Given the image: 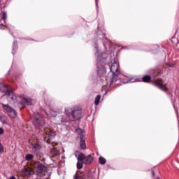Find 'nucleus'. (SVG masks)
I'll use <instances>...</instances> for the list:
<instances>
[{
	"mask_svg": "<svg viewBox=\"0 0 179 179\" xmlns=\"http://www.w3.org/2000/svg\"><path fill=\"white\" fill-rule=\"evenodd\" d=\"M65 114L71 121H78L82 118V110L79 108H66Z\"/></svg>",
	"mask_w": 179,
	"mask_h": 179,
	"instance_id": "obj_1",
	"label": "nucleus"
},
{
	"mask_svg": "<svg viewBox=\"0 0 179 179\" xmlns=\"http://www.w3.org/2000/svg\"><path fill=\"white\" fill-rule=\"evenodd\" d=\"M77 168L80 170L83 167V164H92L94 160V157L92 155L85 156L83 153H80L78 157Z\"/></svg>",
	"mask_w": 179,
	"mask_h": 179,
	"instance_id": "obj_2",
	"label": "nucleus"
},
{
	"mask_svg": "<svg viewBox=\"0 0 179 179\" xmlns=\"http://www.w3.org/2000/svg\"><path fill=\"white\" fill-rule=\"evenodd\" d=\"M33 124L36 127V128H40V127H43L44 125V118H43L38 112H35L34 113V116L32 117Z\"/></svg>",
	"mask_w": 179,
	"mask_h": 179,
	"instance_id": "obj_3",
	"label": "nucleus"
},
{
	"mask_svg": "<svg viewBox=\"0 0 179 179\" xmlns=\"http://www.w3.org/2000/svg\"><path fill=\"white\" fill-rule=\"evenodd\" d=\"M2 107L3 108V110L8 114L10 118H16L17 113H16V110H15V109H13L9 105L3 104V103H2Z\"/></svg>",
	"mask_w": 179,
	"mask_h": 179,
	"instance_id": "obj_4",
	"label": "nucleus"
},
{
	"mask_svg": "<svg viewBox=\"0 0 179 179\" xmlns=\"http://www.w3.org/2000/svg\"><path fill=\"white\" fill-rule=\"evenodd\" d=\"M45 171H47V166L40 162H36V173L41 174V173H44Z\"/></svg>",
	"mask_w": 179,
	"mask_h": 179,
	"instance_id": "obj_5",
	"label": "nucleus"
},
{
	"mask_svg": "<svg viewBox=\"0 0 179 179\" xmlns=\"http://www.w3.org/2000/svg\"><path fill=\"white\" fill-rule=\"evenodd\" d=\"M36 101L30 98H22V101H20V104L22 105V107H24L25 104L28 106H31L34 104Z\"/></svg>",
	"mask_w": 179,
	"mask_h": 179,
	"instance_id": "obj_6",
	"label": "nucleus"
},
{
	"mask_svg": "<svg viewBox=\"0 0 179 179\" xmlns=\"http://www.w3.org/2000/svg\"><path fill=\"white\" fill-rule=\"evenodd\" d=\"M118 64L117 62H114L110 66V72H112L113 76H117L118 75Z\"/></svg>",
	"mask_w": 179,
	"mask_h": 179,
	"instance_id": "obj_7",
	"label": "nucleus"
},
{
	"mask_svg": "<svg viewBox=\"0 0 179 179\" xmlns=\"http://www.w3.org/2000/svg\"><path fill=\"white\" fill-rule=\"evenodd\" d=\"M155 85L156 86H157V87L161 89V90H163V92H167V87H166V85L163 84V80H161V79L157 80L155 82Z\"/></svg>",
	"mask_w": 179,
	"mask_h": 179,
	"instance_id": "obj_8",
	"label": "nucleus"
},
{
	"mask_svg": "<svg viewBox=\"0 0 179 179\" xmlns=\"http://www.w3.org/2000/svg\"><path fill=\"white\" fill-rule=\"evenodd\" d=\"M45 134H46L47 136H48L50 139L52 138H54L55 136V131H53L52 129H48L46 128L45 129Z\"/></svg>",
	"mask_w": 179,
	"mask_h": 179,
	"instance_id": "obj_9",
	"label": "nucleus"
},
{
	"mask_svg": "<svg viewBox=\"0 0 179 179\" xmlns=\"http://www.w3.org/2000/svg\"><path fill=\"white\" fill-rule=\"evenodd\" d=\"M61 113H62V111H60V112L58 113L55 110H50L49 112H46V115L49 117H57L58 115V114H61Z\"/></svg>",
	"mask_w": 179,
	"mask_h": 179,
	"instance_id": "obj_10",
	"label": "nucleus"
},
{
	"mask_svg": "<svg viewBox=\"0 0 179 179\" xmlns=\"http://www.w3.org/2000/svg\"><path fill=\"white\" fill-rule=\"evenodd\" d=\"M10 91V90H9V88H8L6 85H4L3 84H0V92H1V93H5L6 95Z\"/></svg>",
	"mask_w": 179,
	"mask_h": 179,
	"instance_id": "obj_11",
	"label": "nucleus"
},
{
	"mask_svg": "<svg viewBox=\"0 0 179 179\" xmlns=\"http://www.w3.org/2000/svg\"><path fill=\"white\" fill-rule=\"evenodd\" d=\"M6 96H8V99H10L11 100H13V101H16V99H17V96H16V94H15L13 93V92H12L11 90H10L8 94H6Z\"/></svg>",
	"mask_w": 179,
	"mask_h": 179,
	"instance_id": "obj_12",
	"label": "nucleus"
},
{
	"mask_svg": "<svg viewBox=\"0 0 179 179\" xmlns=\"http://www.w3.org/2000/svg\"><path fill=\"white\" fill-rule=\"evenodd\" d=\"M80 146L81 149H86V142L85 141V138L81 137L80 140Z\"/></svg>",
	"mask_w": 179,
	"mask_h": 179,
	"instance_id": "obj_13",
	"label": "nucleus"
},
{
	"mask_svg": "<svg viewBox=\"0 0 179 179\" xmlns=\"http://www.w3.org/2000/svg\"><path fill=\"white\" fill-rule=\"evenodd\" d=\"M22 173L24 174V176H25V177H30V176H31V172H30V171L29 169H27V168L24 169L22 170Z\"/></svg>",
	"mask_w": 179,
	"mask_h": 179,
	"instance_id": "obj_14",
	"label": "nucleus"
},
{
	"mask_svg": "<svg viewBox=\"0 0 179 179\" xmlns=\"http://www.w3.org/2000/svg\"><path fill=\"white\" fill-rule=\"evenodd\" d=\"M33 148H34V150H35V153L36 155L38 154V152H40V149H41V147H40V145L36 143L33 145Z\"/></svg>",
	"mask_w": 179,
	"mask_h": 179,
	"instance_id": "obj_15",
	"label": "nucleus"
},
{
	"mask_svg": "<svg viewBox=\"0 0 179 179\" xmlns=\"http://www.w3.org/2000/svg\"><path fill=\"white\" fill-rule=\"evenodd\" d=\"M76 131L77 134H78V135H80V136H81V138L85 136V131L82 129H77Z\"/></svg>",
	"mask_w": 179,
	"mask_h": 179,
	"instance_id": "obj_16",
	"label": "nucleus"
},
{
	"mask_svg": "<svg viewBox=\"0 0 179 179\" xmlns=\"http://www.w3.org/2000/svg\"><path fill=\"white\" fill-rule=\"evenodd\" d=\"M7 118L5 116L0 115V121L2 122V124H8Z\"/></svg>",
	"mask_w": 179,
	"mask_h": 179,
	"instance_id": "obj_17",
	"label": "nucleus"
},
{
	"mask_svg": "<svg viewBox=\"0 0 179 179\" xmlns=\"http://www.w3.org/2000/svg\"><path fill=\"white\" fill-rule=\"evenodd\" d=\"M34 157L33 156V155L27 154L25 156V160H27V162H30V160H33Z\"/></svg>",
	"mask_w": 179,
	"mask_h": 179,
	"instance_id": "obj_18",
	"label": "nucleus"
},
{
	"mask_svg": "<svg viewBox=\"0 0 179 179\" xmlns=\"http://www.w3.org/2000/svg\"><path fill=\"white\" fill-rule=\"evenodd\" d=\"M100 99H101L100 95L96 96L94 101L95 106H99L100 103Z\"/></svg>",
	"mask_w": 179,
	"mask_h": 179,
	"instance_id": "obj_19",
	"label": "nucleus"
},
{
	"mask_svg": "<svg viewBox=\"0 0 179 179\" xmlns=\"http://www.w3.org/2000/svg\"><path fill=\"white\" fill-rule=\"evenodd\" d=\"M99 163L102 165L106 164V159H104L102 157H100L99 159Z\"/></svg>",
	"mask_w": 179,
	"mask_h": 179,
	"instance_id": "obj_20",
	"label": "nucleus"
},
{
	"mask_svg": "<svg viewBox=\"0 0 179 179\" xmlns=\"http://www.w3.org/2000/svg\"><path fill=\"white\" fill-rule=\"evenodd\" d=\"M143 82H150V76H145L143 78Z\"/></svg>",
	"mask_w": 179,
	"mask_h": 179,
	"instance_id": "obj_21",
	"label": "nucleus"
},
{
	"mask_svg": "<svg viewBox=\"0 0 179 179\" xmlns=\"http://www.w3.org/2000/svg\"><path fill=\"white\" fill-rule=\"evenodd\" d=\"M6 17H7L6 13L4 12V13H3V16L1 17V19H2V20H6Z\"/></svg>",
	"mask_w": 179,
	"mask_h": 179,
	"instance_id": "obj_22",
	"label": "nucleus"
},
{
	"mask_svg": "<svg viewBox=\"0 0 179 179\" xmlns=\"http://www.w3.org/2000/svg\"><path fill=\"white\" fill-rule=\"evenodd\" d=\"M3 152V145L0 143V153Z\"/></svg>",
	"mask_w": 179,
	"mask_h": 179,
	"instance_id": "obj_23",
	"label": "nucleus"
},
{
	"mask_svg": "<svg viewBox=\"0 0 179 179\" xmlns=\"http://www.w3.org/2000/svg\"><path fill=\"white\" fill-rule=\"evenodd\" d=\"M4 132L5 131L2 129V127H0V135H3Z\"/></svg>",
	"mask_w": 179,
	"mask_h": 179,
	"instance_id": "obj_24",
	"label": "nucleus"
},
{
	"mask_svg": "<svg viewBox=\"0 0 179 179\" xmlns=\"http://www.w3.org/2000/svg\"><path fill=\"white\" fill-rule=\"evenodd\" d=\"M110 85H113V83H114V77L110 78Z\"/></svg>",
	"mask_w": 179,
	"mask_h": 179,
	"instance_id": "obj_25",
	"label": "nucleus"
},
{
	"mask_svg": "<svg viewBox=\"0 0 179 179\" xmlns=\"http://www.w3.org/2000/svg\"><path fill=\"white\" fill-rule=\"evenodd\" d=\"M8 179H16V178H15V176H12V177H10V178H8Z\"/></svg>",
	"mask_w": 179,
	"mask_h": 179,
	"instance_id": "obj_26",
	"label": "nucleus"
},
{
	"mask_svg": "<svg viewBox=\"0 0 179 179\" xmlns=\"http://www.w3.org/2000/svg\"><path fill=\"white\" fill-rule=\"evenodd\" d=\"M3 27V24H0V29H2Z\"/></svg>",
	"mask_w": 179,
	"mask_h": 179,
	"instance_id": "obj_27",
	"label": "nucleus"
},
{
	"mask_svg": "<svg viewBox=\"0 0 179 179\" xmlns=\"http://www.w3.org/2000/svg\"><path fill=\"white\" fill-rule=\"evenodd\" d=\"M0 20H2V17L1 16V13H0Z\"/></svg>",
	"mask_w": 179,
	"mask_h": 179,
	"instance_id": "obj_28",
	"label": "nucleus"
},
{
	"mask_svg": "<svg viewBox=\"0 0 179 179\" xmlns=\"http://www.w3.org/2000/svg\"><path fill=\"white\" fill-rule=\"evenodd\" d=\"M152 176H155V171H152Z\"/></svg>",
	"mask_w": 179,
	"mask_h": 179,
	"instance_id": "obj_29",
	"label": "nucleus"
},
{
	"mask_svg": "<svg viewBox=\"0 0 179 179\" xmlns=\"http://www.w3.org/2000/svg\"><path fill=\"white\" fill-rule=\"evenodd\" d=\"M64 122V120H62V122Z\"/></svg>",
	"mask_w": 179,
	"mask_h": 179,
	"instance_id": "obj_30",
	"label": "nucleus"
},
{
	"mask_svg": "<svg viewBox=\"0 0 179 179\" xmlns=\"http://www.w3.org/2000/svg\"><path fill=\"white\" fill-rule=\"evenodd\" d=\"M156 179H160V178H157Z\"/></svg>",
	"mask_w": 179,
	"mask_h": 179,
	"instance_id": "obj_31",
	"label": "nucleus"
},
{
	"mask_svg": "<svg viewBox=\"0 0 179 179\" xmlns=\"http://www.w3.org/2000/svg\"><path fill=\"white\" fill-rule=\"evenodd\" d=\"M106 80H108V78H106Z\"/></svg>",
	"mask_w": 179,
	"mask_h": 179,
	"instance_id": "obj_32",
	"label": "nucleus"
},
{
	"mask_svg": "<svg viewBox=\"0 0 179 179\" xmlns=\"http://www.w3.org/2000/svg\"><path fill=\"white\" fill-rule=\"evenodd\" d=\"M96 3V6H97V2Z\"/></svg>",
	"mask_w": 179,
	"mask_h": 179,
	"instance_id": "obj_33",
	"label": "nucleus"
},
{
	"mask_svg": "<svg viewBox=\"0 0 179 179\" xmlns=\"http://www.w3.org/2000/svg\"><path fill=\"white\" fill-rule=\"evenodd\" d=\"M130 82H134V81L130 80Z\"/></svg>",
	"mask_w": 179,
	"mask_h": 179,
	"instance_id": "obj_34",
	"label": "nucleus"
}]
</instances>
